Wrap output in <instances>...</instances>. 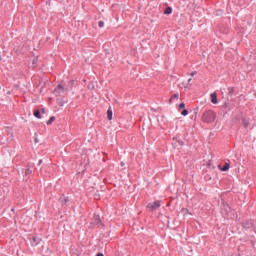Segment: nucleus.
I'll use <instances>...</instances> for the list:
<instances>
[{"instance_id": "obj_17", "label": "nucleus", "mask_w": 256, "mask_h": 256, "mask_svg": "<svg viewBox=\"0 0 256 256\" xmlns=\"http://www.w3.org/2000/svg\"><path fill=\"white\" fill-rule=\"evenodd\" d=\"M58 105H59L60 107H63V105H65V102H62V101H59V100H58Z\"/></svg>"}, {"instance_id": "obj_3", "label": "nucleus", "mask_w": 256, "mask_h": 256, "mask_svg": "<svg viewBox=\"0 0 256 256\" xmlns=\"http://www.w3.org/2000/svg\"><path fill=\"white\" fill-rule=\"evenodd\" d=\"M210 98H211V103H213V105H217V103H219V101L217 100V93H211L210 94Z\"/></svg>"}, {"instance_id": "obj_8", "label": "nucleus", "mask_w": 256, "mask_h": 256, "mask_svg": "<svg viewBox=\"0 0 256 256\" xmlns=\"http://www.w3.org/2000/svg\"><path fill=\"white\" fill-rule=\"evenodd\" d=\"M34 117L41 119V112H39V110L34 111Z\"/></svg>"}, {"instance_id": "obj_13", "label": "nucleus", "mask_w": 256, "mask_h": 256, "mask_svg": "<svg viewBox=\"0 0 256 256\" xmlns=\"http://www.w3.org/2000/svg\"><path fill=\"white\" fill-rule=\"evenodd\" d=\"M98 27H100L101 29H102V27H105V22L99 21Z\"/></svg>"}, {"instance_id": "obj_15", "label": "nucleus", "mask_w": 256, "mask_h": 256, "mask_svg": "<svg viewBox=\"0 0 256 256\" xmlns=\"http://www.w3.org/2000/svg\"><path fill=\"white\" fill-rule=\"evenodd\" d=\"M173 99H179V94H174L170 99V101H173Z\"/></svg>"}, {"instance_id": "obj_22", "label": "nucleus", "mask_w": 256, "mask_h": 256, "mask_svg": "<svg viewBox=\"0 0 256 256\" xmlns=\"http://www.w3.org/2000/svg\"><path fill=\"white\" fill-rule=\"evenodd\" d=\"M63 201H64V203H67V199L66 198H64Z\"/></svg>"}, {"instance_id": "obj_19", "label": "nucleus", "mask_w": 256, "mask_h": 256, "mask_svg": "<svg viewBox=\"0 0 256 256\" xmlns=\"http://www.w3.org/2000/svg\"><path fill=\"white\" fill-rule=\"evenodd\" d=\"M190 75H191V77L197 75V71L192 72Z\"/></svg>"}, {"instance_id": "obj_9", "label": "nucleus", "mask_w": 256, "mask_h": 256, "mask_svg": "<svg viewBox=\"0 0 256 256\" xmlns=\"http://www.w3.org/2000/svg\"><path fill=\"white\" fill-rule=\"evenodd\" d=\"M229 167H230L229 163H225L221 171H229Z\"/></svg>"}, {"instance_id": "obj_6", "label": "nucleus", "mask_w": 256, "mask_h": 256, "mask_svg": "<svg viewBox=\"0 0 256 256\" xmlns=\"http://www.w3.org/2000/svg\"><path fill=\"white\" fill-rule=\"evenodd\" d=\"M171 13H173V9L171 7H167L164 11L165 15H171Z\"/></svg>"}, {"instance_id": "obj_10", "label": "nucleus", "mask_w": 256, "mask_h": 256, "mask_svg": "<svg viewBox=\"0 0 256 256\" xmlns=\"http://www.w3.org/2000/svg\"><path fill=\"white\" fill-rule=\"evenodd\" d=\"M182 211H183L184 215H193V213L189 212V209H187V208H183Z\"/></svg>"}, {"instance_id": "obj_20", "label": "nucleus", "mask_w": 256, "mask_h": 256, "mask_svg": "<svg viewBox=\"0 0 256 256\" xmlns=\"http://www.w3.org/2000/svg\"><path fill=\"white\" fill-rule=\"evenodd\" d=\"M121 167H125V162L120 163Z\"/></svg>"}, {"instance_id": "obj_21", "label": "nucleus", "mask_w": 256, "mask_h": 256, "mask_svg": "<svg viewBox=\"0 0 256 256\" xmlns=\"http://www.w3.org/2000/svg\"><path fill=\"white\" fill-rule=\"evenodd\" d=\"M191 81H192V79H191V78H189V79H188V83H191Z\"/></svg>"}, {"instance_id": "obj_11", "label": "nucleus", "mask_w": 256, "mask_h": 256, "mask_svg": "<svg viewBox=\"0 0 256 256\" xmlns=\"http://www.w3.org/2000/svg\"><path fill=\"white\" fill-rule=\"evenodd\" d=\"M24 173L27 176V175H31V173H33V171H31V168H27Z\"/></svg>"}, {"instance_id": "obj_18", "label": "nucleus", "mask_w": 256, "mask_h": 256, "mask_svg": "<svg viewBox=\"0 0 256 256\" xmlns=\"http://www.w3.org/2000/svg\"><path fill=\"white\" fill-rule=\"evenodd\" d=\"M96 223H101V220L99 219V216H95Z\"/></svg>"}, {"instance_id": "obj_14", "label": "nucleus", "mask_w": 256, "mask_h": 256, "mask_svg": "<svg viewBox=\"0 0 256 256\" xmlns=\"http://www.w3.org/2000/svg\"><path fill=\"white\" fill-rule=\"evenodd\" d=\"M181 115H189V111H187V109H184L182 112H181Z\"/></svg>"}, {"instance_id": "obj_23", "label": "nucleus", "mask_w": 256, "mask_h": 256, "mask_svg": "<svg viewBox=\"0 0 256 256\" xmlns=\"http://www.w3.org/2000/svg\"><path fill=\"white\" fill-rule=\"evenodd\" d=\"M42 113H45V109H42Z\"/></svg>"}, {"instance_id": "obj_2", "label": "nucleus", "mask_w": 256, "mask_h": 256, "mask_svg": "<svg viewBox=\"0 0 256 256\" xmlns=\"http://www.w3.org/2000/svg\"><path fill=\"white\" fill-rule=\"evenodd\" d=\"M148 209H150L151 211H155V209H159V207H161V201H155L152 203H149L147 205Z\"/></svg>"}, {"instance_id": "obj_5", "label": "nucleus", "mask_w": 256, "mask_h": 256, "mask_svg": "<svg viewBox=\"0 0 256 256\" xmlns=\"http://www.w3.org/2000/svg\"><path fill=\"white\" fill-rule=\"evenodd\" d=\"M107 118L109 119V121L113 119V111L111 109H108L107 111Z\"/></svg>"}, {"instance_id": "obj_1", "label": "nucleus", "mask_w": 256, "mask_h": 256, "mask_svg": "<svg viewBox=\"0 0 256 256\" xmlns=\"http://www.w3.org/2000/svg\"><path fill=\"white\" fill-rule=\"evenodd\" d=\"M217 115L213 110H206L202 115L203 123H214Z\"/></svg>"}, {"instance_id": "obj_16", "label": "nucleus", "mask_w": 256, "mask_h": 256, "mask_svg": "<svg viewBox=\"0 0 256 256\" xmlns=\"http://www.w3.org/2000/svg\"><path fill=\"white\" fill-rule=\"evenodd\" d=\"M179 109H185V103L179 104Z\"/></svg>"}, {"instance_id": "obj_4", "label": "nucleus", "mask_w": 256, "mask_h": 256, "mask_svg": "<svg viewBox=\"0 0 256 256\" xmlns=\"http://www.w3.org/2000/svg\"><path fill=\"white\" fill-rule=\"evenodd\" d=\"M55 93H57L58 95H61V93H65V89L61 85H58L57 88L55 89Z\"/></svg>"}, {"instance_id": "obj_7", "label": "nucleus", "mask_w": 256, "mask_h": 256, "mask_svg": "<svg viewBox=\"0 0 256 256\" xmlns=\"http://www.w3.org/2000/svg\"><path fill=\"white\" fill-rule=\"evenodd\" d=\"M242 125L247 128L249 127V120L245 119V118H242Z\"/></svg>"}, {"instance_id": "obj_12", "label": "nucleus", "mask_w": 256, "mask_h": 256, "mask_svg": "<svg viewBox=\"0 0 256 256\" xmlns=\"http://www.w3.org/2000/svg\"><path fill=\"white\" fill-rule=\"evenodd\" d=\"M53 121H55L54 116L50 117L49 121L47 122V125H51V123H53Z\"/></svg>"}]
</instances>
